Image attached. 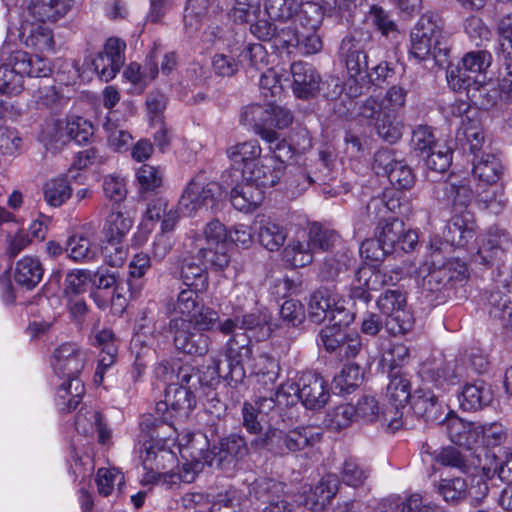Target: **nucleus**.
<instances>
[{"label": "nucleus", "instance_id": "nucleus-22", "mask_svg": "<svg viewBox=\"0 0 512 512\" xmlns=\"http://www.w3.org/2000/svg\"><path fill=\"white\" fill-rule=\"evenodd\" d=\"M376 168H382L390 183L398 189H410L415 182L411 168L403 161L394 158L390 150H381L375 155Z\"/></svg>", "mask_w": 512, "mask_h": 512}, {"label": "nucleus", "instance_id": "nucleus-49", "mask_svg": "<svg viewBox=\"0 0 512 512\" xmlns=\"http://www.w3.org/2000/svg\"><path fill=\"white\" fill-rule=\"evenodd\" d=\"M477 445L486 448L497 447L505 443L508 437L507 428L501 422H490L477 425Z\"/></svg>", "mask_w": 512, "mask_h": 512}, {"label": "nucleus", "instance_id": "nucleus-51", "mask_svg": "<svg viewBox=\"0 0 512 512\" xmlns=\"http://www.w3.org/2000/svg\"><path fill=\"white\" fill-rule=\"evenodd\" d=\"M442 190L445 197L452 203L455 210L467 208L470 204L473 192L465 181H448L443 184Z\"/></svg>", "mask_w": 512, "mask_h": 512}, {"label": "nucleus", "instance_id": "nucleus-7", "mask_svg": "<svg viewBox=\"0 0 512 512\" xmlns=\"http://www.w3.org/2000/svg\"><path fill=\"white\" fill-rule=\"evenodd\" d=\"M503 174V165L500 159L491 153H482L476 155L473 164V175L476 179L492 187V191H483L478 193L479 201L485 204L487 209L498 213L504 206L501 199V189L496 186Z\"/></svg>", "mask_w": 512, "mask_h": 512}, {"label": "nucleus", "instance_id": "nucleus-23", "mask_svg": "<svg viewBox=\"0 0 512 512\" xmlns=\"http://www.w3.org/2000/svg\"><path fill=\"white\" fill-rule=\"evenodd\" d=\"M477 423L468 422L450 412L441 422V427L451 442L473 449L477 446Z\"/></svg>", "mask_w": 512, "mask_h": 512}, {"label": "nucleus", "instance_id": "nucleus-2", "mask_svg": "<svg viewBox=\"0 0 512 512\" xmlns=\"http://www.w3.org/2000/svg\"><path fill=\"white\" fill-rule=\"evenodd\" d=\"M406 97L407 90L394 85L382 98H367L359 107V115L374 125L382 139L395 143L402 136L403 124L398 114L405 107Z\"/></svg>", "mask_w": 512, "mask_h": 512}, {"label": "nucleus", "instance_id": "nucleus-44", "mask_svg": "<svg viewBox=\"0 0 512 512\" xmlns=\"http://www.w3.org/2000/svg\"><path fill=\"white\" fill-rule=\"evenodd\" d=\"M339 474L342 483L358 488L366 484L370 477L371 469L360 460L349 457L344 460Z\"/></svg>", "mask_w": 512, "mask_h": 512}, {"label": "nucleus", "instance_id": "nucleus-17", "mask_svg": "<svg viewBox=\"0 0 512 512\" xmlns=\"http://www.w3.org/2000/svg\"><path fill=\"white\" fill-rule=\"evenodd\" d=\"M247 453L248 447L245 439L238 434H231L220 439L217 445L206 451L204 459L206 465L210 467L230 470Z\"/></svg>", "mask_w": 512, "mask_h": 512}, {"label": "nucleus", "instance_id": "nucleus-25", "mask_svg": "<svg viewBox=\"0 0 512 512\" xmlns=\"http://www.w3.org/2000/svg\"><path fill=\"white\" fill-rule=\"evenodd\" d=\"M476 234V224L468 212L454 215L447 223L443 238L447 244L453 247L463 248Z\"/></svg>", "mask_w": 512, "mask_h": 512}, {"label": "nucleus", "instance_id": "nucleus-39", "mask_svg": "<svg viewBox=\"0 0 512 512\" xmlns=\"http://www.w3.org/2000/svg\"><path fill=\"white\" fill-rule=\"evenodd\" d=\"M77 431L86 436L98 435V441L104 444L110 438L109 430L102 423L101 414L93 409H81L76 416Z\"/></svg>", "mask_w": 512, "mask_h": 512}, {"label": "nucleus", "instance_id": "nucleus-63", "mask_svg": "<svg viewBox=\"0 0 512 512\" xmlns=\"http://www.w3.org/2000/svg\"><path fill=\"white\" fill-rule=\"evenodd\" d=\"M244 500L245 495L243 492L236 488H229L217 495L210 512H240Z\"/></svg>", "mask_w": 512, "mask_h": 512}, {"label": "nucleus", "instance_id": "nucleus-30", "mask_svg": "<svg viewBox=\"0 0 512 512\" xmlns=\"http://www.w3.org/2000/svg\"><path fill=\"white\" fill-rule=\"evenodd\" d=\"M22 38L26 48L36 53L54 52V36L52 30L45 24L25 23L22 26Z\"/></svg>", "mask_w": 512, "mask_h": 512}, {"label": "nucleus", "instance_id": "nucleus-55", "mask_svg": "<svg viewBox=\"0 0 512 512\" xmlns=\"http://www.w3.org/2000/svg\"><path fill=\"white\" fill-rule=\"evenodd\" d=\"M261 13L260 0H234L228 16L236 24H246Z\"/></svg>", "mask_w": 512, "mask_h": 512}, {"label": "nucleus", "instance_id": "nucleus-45", "mask_svg": "<svg viewBox=\"0 0 512 512\" xmlns=\"http://www.w3.org/2000/svg\"><path fill=\"white\" fill-rule=\"evenodd\" d=\"M468 480L465 477L441 479L434 484L435 491L442 499L452 505H457L467 499Z\"/></svg>", "mask_w": 512, "mask_h": 512}, {"label": "nucleus", "instance_id": "nucleus-8", "mask_svg": "<svg viewBox=\"0 0 512 512\" xmlns=\"http://www.w3.org/2000/svg\"><path fill=\"white\" fill-rule=\"evenodd\" d=\"M133 227V219L124 212L111 211L105 219L101 251L110 266H120L125 259L122 241Z\"/></svg>", "mask_w": 512, "mask_h": 512}, {"label": "nucleus", "instance_id": "nucleus-43", "mask_svg": "<svg viewBox=\"0 0 512 512\" xmlns=\"http://www.w3.org/2000/svg\"><path fill=\"white\" fill-rule=\"evenodd\" d=\"M65 378L57 390L58 405L61 411H71L80 403L85 387L79 377Z\"/></svg>", "mask_w": 512, "mask_h": 512}, {"label": "nucleus", "instance_id": "nucleus-48", "mask_svg": "<svg viewBox=\"0 0 512 512\" xmlns=\"http://www.w3.org/2000/svg\"><path fill=\"white\" fill-rule=\"evenodd\" d=\"M364 22L385 37L398 32V26L390 13L376 4L370 6L369 11L365 14Z\"/></svg>", "mask_w": 512, "mask_h": 512}, {"label": "nucleus", "instance_id": "nucleus-10", "mask_svg": "<svg viewBox=\"0 0 512 512\" xmlns=\"http://www.w3.org/2000/svg\"><path fill=\"white\" fill-rule=\"evenodd\" d=\"M270 149L273 155H265L259 159L251 170H245L243 178L252 181L262 190L278 183L284 173V158L291 156V148L284 140L271 145Z\"/></svg>", "mask_w": 512, "mask_h": 512}, {"label": "nucleus", "instance_id": "nucleus-42", "mask_svg": "<svg viewBox=\"0 0 512 512\" xmlns=\"http://www.w3.org/2000/svg\"><path fill=\"white\" fill-rule=\"evenodd\" d=\"M422 376L426 382H430L435 388L442 390H446L459 381V374L453 361L440 362L433 368L425 367L422 370Z\"/></svg>", "mask_w": 512, "mask_h": 512}, {"label": "nucleus", "instance_id": "nucleus-13", "mask_svg": "<svg viewBox=\"0 0 512 512\" xmlns=\"http://www.w3.org/2000/svg\"><path fill=\"white\" fill-rule=\"evenodd\" d=\"M297 396L303 405L312 410L325 406L329 399V391L324 379L314 372H305L299 382L286 383L279 387L277 397Z\"/></svg>", "mask_w": 512, "mask_h": 512}, {"label": "nucleus", "instance_id": "nucleus-64", "mask_svg": "<svg viewBox=\"0 0 512 512\" xmlns=\"http://www.w3.org/2000/svg\"><path fill=\"white\" fill-rule=\"evenodd\" d=\"M497 32L501 54L507 63L512 64V13L499 20Z\"/></svg>", "mask_w": 512, "mask_h": 512}, {"label": "nucleus", "instance_id": "nucleus-33", "mask_svg": "<svg viewBox=\"0 0 512 512\" xmlns=\"http://www.w3.org/2000/svg\"><path fill=\"white\" fill-rule=\"evenodd\" d=\"M230 200L237 210L251 212L263 202L264 190L242 178V182L232 188Z\"/></svg>", "mask_w": 512, "mask_h": 512}, {"label": "nucleus", "instance_id": "nucleus-47", "mask_svg": "<svg viewBox=\"0 0 512 512\" xmlns=\"http://www.w3.org/2000/svg\"><path fill=\"white\" fill-rule=\"evenodd\" d=\"M72 187L68 179L64 176L52 178L44 184V200L49 206L60 207L72 195Z\"/></svg>", "mask_w": 512, "mask_h": 512}, {"label": "nucleus", "instance_id": "nucleus-14", "mask_svg": "<svg viewBox=\"0 0 512 512\" xmlns=\"http://www.w3.org/2000/svg\"><path fill=\"white\" fill-rule=\"evenodd\" d=\"M447 81L455 91L465 89L471 102L484 110L495 107L500 99H502L497 84L494 81H470L462 75L459 69H449Z\"/></svg>", "mask_w": 512, "mask_h": 512}, {"label": "nucleus", "instance_id": "nucleus-32", "mask_svg": "<svg viewBox=\"0 0 512 512\" xmlns=\"http://www.w3.org/2000/svg\"><path fill=\"white\" fill-rule=\"evenodd\" d=\"M493 400L491 387L483 380H476L463 386L459 403L465 411H477L488 406Z\"/></svg>", "mask_w": 512, "mask_h": 512}, {"label": "nucleus", "instance_id": "nucleus-58", "mask_svg": "<svg viewBox=\"0 0 512 512\" xmlns=\"http://www.w3.org/2000/svg\"><path fill=\"white\" fill-rule=\"evenodd\" d=\"M301 0H266L265 11L272 20L286 21L300 14Z\"/></svg>", "mask_w": 512, "mask_h": 512}, {"label": "nucleus", "instance_id": "nucleus-20", "mask_svg": "<svg viewBox=\"0 0 512 512\" xmlns=\"http://www.w3.org/2000/svg\"><path fill=\"white\" fill-rule=\"evenodd\" d=\"M262 149L256 140L245 141L237 143L227 149V156L235 167L222 176L223 181L227 185L233 184L228 178H238V172L241 169V177H245V170H251L256 165L259 159H261Z\"/></svg>", "mask_w": 512, "mask_h": 512}, {"label": "nucleus", "instance_id": "nucleus-56", "mask_svg": "<svg viewBox=\"0 0 512 512\" xmlns=\"http://www.w3.org/2000/svg\"><path fill=\"white\" fill-rule=\"evenodd\" d=\"M339 238V234L335 230L320 223L315 222L309 227L308 240L314 250H329L336 245Z\"/></svg>", "mask_w": 512, "mask_h": 512}, {"label": "nucleus", "instance_id": "nucleus-11", "mask_svg": "<svg viewBox=\"0 0 512 512\" xmlns=\"http://www.w3.org/2000/svg\"><path fill=\"white\" fill-rule=\"evenodd\" d=\"M441 39L440 17L434 13H426L420 17L411 32L410 54L418 60H425L430 55L436 57V51H441Z\"/></svg>", "mask_w": 512, "mask_h": 512}, {"label": "nucleus", "instance_id": "nucleus-26", "mask_svg": "<svg viewBox=\"0 0 512 512\" xmlns=\"http://www.w3.org/2000/svg\"><path fill=\"white\" fill-rule=\"evenodd\" d=\"M83 233L71 235L65 246L67 257L77 263H86L94 261L97 257V248L92 244L88 237L89 232L94 234L95 227L92 223L82 226Z\"/></svg>", "mask_w": 512, "mask_h": 512}, {"label": "nucleus", "instance_id": "nucleus-40", "mask_svg": "<svg viewBox=\"0 0 512 512\" xmlns=\"http://www.w3.org/2000/svg\"><path fill=\"white\" fill-rule=\"evenodd\" d=\"M258 224L257 235L260 244L269 251H278L287 239L286 228L268 218L261 219Z\"/></svg>", "mask_w": 512, "mask_h": 512}, {"label": "nucleus", "instance_id": "nucleus-59", "mask_svg": "<svg viewBox=\"0 0 512 512\" xmlns=\"http://www.w3.org/2000/svg\"><path fill=\"white\" fill-rule=\"evenodd\" d=\"M202 291L192 288L182 290L178 294L175 311L181 314L182 318L190 320L204 305L203 300L198 294V292Z\"/></svg>", "mask_w": 512, "mask_h": 512}, {"label": "nucleus", "instance_id": "nucleus-52", "mask_svg": "<svg viewBox=\"0 0 512 512\" xmlns=\"http://www.w3.org/2000/svg\"><path fill=\"white\" fill-rule=\"evenodd\" d=\"M403 232L404 222L399 219H392L379 224L375 236L378 237L383 247L389 253H392L397 248V243L400 241Z\"/></svg>", "mask_w": 512, "mask_h": 512}, {"label": "nucleus", "instance_id": "nucleus-62", "mask_svg": "<svg viewBox=\"0 0 512 512\" xmlns=\"http://www.w3.org/2000/svg\"><path fill=\"white\" fill-rule=\"evenodd\" d=\"M387 397L391 405L404 407L412 397L408 379L400 375H393L387 386Z\"/></svg>", "mask_w": 512, "mask_h": 512}, {"label": "nucleus", "instance_id": "nucleus-12", "mask_svg": "<svg viewBox=\"0 0 512 512\" xmlns=\"http://www.w3.org/2000/svg\"><path fill=\"white\" fill-rule=\"evenodd\" d=\"M179 212L178 208H169V203L165 198L156 197L151 199L147 204L138 231L133 236L135 244L143 245L158 221H161L160 228L163 232H173L180 219Z\"/></svg>", "mask_w": 512, "mask_h": 512}, {"label": "nucleus", "instance_id": "nucleus-50", "mask_svg": "<svg viewBox=\"0 0 512 512\" xmlns=\"http://www.w3.org/2000/svg\"><path fill=\"white\" fill-rule=\"evenodd\" d=\"M314 249L309 240H295L289 243L284 251L283 257L286 262L294 267H304L313 261Z\"/></svg>", "mask_w": 512, "mask_h": 512}, {"label": "nucleus", "instance_id": "nucleus-19", "mask_svg": "<svg viewBox=\"0 0 512 512\" xmlns=\"http://www.w3.org/2000/svg\"><path fill=\"white\" fill-rule=\"evenodd\" d=\"M88 359L86 349L77 343L67 342L54 350L52 367L59 377H79Z\"/></svg>", "mask_w": 512, "mask_h": 512}, {"label": "nucleus", "instance_id": "nucleus-27", "mask_svg": "<svg viewBox=\"0 0 512 512\" xmlns=\"http://www.w3.org/2000/svg\"><path fill=\"white\" fill-rule=\"evenodd\" d=\"M293 91L298 98L307 99L320 89V76L308 63L299 61L291 65Z\"/></svg>", "mask_w": 512, "mask_h": 512}, {"label": "nucleus", "instance_id": "nucleus-15", "mask_svg": "<svg viewBox=\"0 0 512 512\" xmlns=\"http://www.w3.org/2000/svg\"><path fill=\"white\" fill-rule=\"evenodd\" d=\"M308 315L315 323L328 320L337 325H348L352 319L341 304L339 295L328 288L318 289L310 296Z\"/></svg>", "mask_w": 512, "mask_h": 512}, {"label": "nucleus", "instance_id": "nucleus-24", "mask_svg": "<svg viewBox=\"0 0 512 512\" xmlns=\"http://www.w3.org/2000/svg\"><path fill=\"white\" fill-rule=\"evenodd\" d=\"M285 485L269 478L256 479L250 486L249 493L257 499L267 501L268 505L261 512H284L286 501L282 498Z\"/></svg>", "mask_w": 512, "mask_h": 512}, {"label": "nucleus", "instance_id": "nucleus-18", "mask_svg": "<svg viewBox=\"0 0 512 512\" xmlns=\"http://www.w3.org/2000/svg\"><path fill=\"white\" fill-rule=\"evenodd\" d=\"M169 330L173 333L177 350L192 356H203L209 351L210 337L203 332L192 330L188 320L182 317L172 318Z\"/></svg>", "mask_w": 512, "mask_h": 512}, {"label": "nucleus", "instance_id": "nucleus-53", "mask_svg": "<svg viewBox=\"0 0 512 512\" xmlns=\"http://www.w3.org/2000/svg\"><path fill=\"white\" fill-rule=\"evenodd\" d=\"M491 63L492 55L490 52L486 50L471 51L462 58V68L458 67L457 69L461 70L462 75L466 79L472 81L467 72L482 74L490 67Z\"/></svg>", "mask_w": 512, "mask_h": 512}, {"label": "nucleus", "instance_id": "nucleus-61", "mask_svg": "<svg viewBox=\"0 0 512 512\" xmlns=\"http://www.w3.org/2000/svg\"><path fill=\"white\" fill-rule=\"evenodd\" d=\"M24 140L20 132L12 127L0 128V154L8 157H16L23 151Z\"/></svg>", "mask_w": 512, "mask_h": 512}, {"label": "nucleus", "instance_id": "nucleus-21", "mask_svg": "<svg viewBox=\"0 0 512 512\" xmlns=\"http://www.w3.org/2000/svg\"><path fill=\"white\" fill-rule=\"evenodd\" d=\"M273 114L272 101L269 103L253 104L245 107L241 114V121L253 128L254 132L270 145L281 142L276 131L271 129V116Z\"/></svg>", "mask_w": 512, "mask_h": 512}, {"label": "nucleus", "instance_id": "nucleus-60", "mask_svg": "<svg viewBox=\"0 0 512 512\" xmlns=\"http://www.w3.org/2000/svg\"><path fill=\"white\" fill-rule=\"evenodd\" d=\"M94 339L93 345L101 348L100 366L110 367L115 362L117 355V346L112 330L103 329L96 333Z\"/></svg>", "mask_w": 512, "mask_h": 512}, {"label": "nucleus", "instance_id": "nucleus-5", "mask_svg": "<svg viewBox=\"0 0 512 512\" xmlns=\"http://www.w3.org/2000/svg\"><path fill=\"white\" fill-rule=\"evenodd\" d=\"M221 196V185L215 181H208L204 173H199L183 190L178 201V210L184 216H194L202 209H212Z\"/></svg>", "mask_w": 512, "mask_h": 512}, {"label": "nucleus", "instance_id": "nucleus-34", "mask_svg": "<svg viewBox=\"0 0 512 512\" xmlns=\"http://www.w3.org/2000/svg\"><path fill=\"white\" fill-rule=\"evenodd\" d=\"M44 268L38 257L24 256L17 261L14 271V281L20 286L30 290L42 280Z\"/></svg>", "mask_w": 512, "mask_h": 512}, {"label": "nucleus", "instance_id": "nucleus-41", "mask_svg": "<svg viewBox=\"0 0 512 512\" xmlns=\"http://www.w3.org/2000/svg\"><path fill=\"white\" fill-rule=\"evenodd\" d=\"M489 316L498 321L507 333L512 334V302L500 291H492L487 298Z\"/></svg>", "mask_w": 512, "mask_h": 512}, {"label": "nucleus", "instance_id": "nucleus-57", "mask_svg": "<svg viewBox=\"0 0 512 512\" xmlns=\"http://www.w3.org/2000/svg\"><path fill=\"white\" fill-rule=\"evenodd\" d=\"M112 112L106 117L103 128L107 134L108 145L117 152L126 151L130 147L133 137L112 120Z\"/></svg>", "mask_w": 512, "mask_h": 512}, {"label": "nucleus", "instance_id": "nucleus-36", "mask_svg": "<svg viewBox=\"0 0 512 512\" xmlns=\"http://www.w3.org/2000/svg\"><path fill=\"white\" fill-rule=\"evenodd\" d=\"M403 276V269L399 266L376 269L371 266L359 269V280L372 290H379L385 285H395Z\"/></svg>", "mask_w": 512, "mask_h": 512}, {"label": "nucleus", "instance_id": "nucleus-6", "mask_svg": "<svg viewBox=\"0 0 512 512\" xmlns=\"http://www.w3.org/2000/svg\"><path fill=\"white\" fill-rule=\"evenodd\" d=\"M321 434L307 426L289 431L269 429L262 439L263 446L277 455H287L306 451L320 442Z\"/></svg>", "mask_w": 512, "mask_h": 512}, {"label": "nucleus", "instance_id": "nucleus-37", "mask_svg": "<svg viewBox=\"0 0 512 512\" xmlns=\"http://www.w3.org/2000/svg\"><path fill=\"white\" fill-rule=\"evenodd\" d=\"M339 489V480L335 474L324 476L319 483L312 489L310 495L305 500V505L312 511H321Z\"/></svg>", "mask_w": 512, "mask_h": 512}, {"label": "nucleus", "instance_id": "nucleus-29", "mask_svg": "<svg viewBox=\"0 0 512 512\" xmlns=\"http://www.w3.org/2000/svg\"><path fill=\"white\" fill-rule=\"evenodd\" d=\"M190 326H194L198 331H212L218 330L224 335L234 333L237 327V321L233 318H227L223 321L220 320L219 313L213 308L205 304L197 311V313L188 320Z\"/></svg>", "mask_w": 512, "mask_h": 512}, {"label": "nucleus", "instance_id": "nucleus-38", "mask_svg": "<svg viewBox=\"0 0 512 512\" xmlns=\"http://www.w3.org/2000/svg\"><path fill=\"white\" fill-rule=\"evenodd\" d=\"M194 405V397L187 387L172 384L166 389L165 401L157 404V411L171 409L175 413L186 415L193 409Z\"/></svg>", "mask_w": 512, "mask_h": 512}, {"label": "nucleus", "instance_id": "nucleus-9", "mask_svg": "<svg viewBox=\"0 0 512 512\" xmlns=\"http://www.w3.org/2000/svg\"><path fill=\"white\" fill-rule=\"evenodd\" d=\"M380 312L386 315V329L393 335H404L414 326V317L407 309L406 293L400 289H387L376 301Z\"/></svg>", "mask_w": 512, "mask_h": 512}, {"label": "nucleus", "instance_id": "nucleus-46", "mask_svg": "<svg viewBox=\"0 0 512 512\" xmlns=\"http://www.w3.org/2000/svg\"><path fill=\"white\" fill-rule=\"evenodd\" d=\"M181 279L183 283L195 290H206L208 287V274L202 262L194 258L184 259L181 264Z\"/></svg>", "mask_w": 512, "mask_h": 512}, {"label": "nucleus", "instance_id": "nucleus-54", "mask_svg": "<svg viewBox=\"0 0 512 512\" xmlns=\"http://www.w3.org/2000/svg\"><path fill=\"white\" fill-rule=\"evenodd\" d=\"M399 207L400 203L397 199H390L385 201L382 198H373L366 207V214H363L358 220L355 221V229L362 230L364 226L371 222L372 218H377L387 211L396 212Z\"/></svg>", "mask_w": 512, "mask_h": 512}, {"label": "nucleus", "instance_id": "nucleus-1", "mask_svg": "<svg viewBox=\"0 0 512 512\" xmlns=\"http://www.w3.org/2000/svg\"><path fill=\"white\" fill-rule=\"evenodd\" d=\"M167 420L168 417H164L163 420L154 423L151 415L142 418L140 425L149 428L152 432V436L163 442L161 446L158 442L155 444L149 443L148 445L146 443L143 444L144 451L141 452L140 455L143 465L146 469L151 470L166 469L174 465L176 456L171 450L170 443L174 445L177 441L178 449L182 456L185 457L184 453L188 452L189 456L192 457L191 460L183 463L179 473H181L183 482L192 483L206 464L204 459L205 452H203L202 448L197 447V445L202 442L206 444L205 437L202 434L187 433L182 439H179V434L176 429L173 428L172 425L165 423Z\"/></svg>", "mask_w": 512, "mask_h": 512}, {"label": "nucleus", "instance_id": "nucleus-16", "mask_svg": "<svg viewBox=\"0 0 512 512\" xmlns=\"http://www.w3.org/2000/svg\"><path fill=\"white\" fill-rule=\"evenodd\" d=\"M320 24L321 17L317 8L307 3L298 15V24L292 38L286 42L297 46L306 55L318 53L322 49V40L317 34Z\"/></svg>", "mask_w": 512, "mask_h": 512}, {"label": "nucleus", "instance_id": "nucleus-35", "mask_svg": "<svg viewBox=\"0 0 512 512\" xmlns=\"http://www.w3.org/2000/svg\"><path fill=\"white\" fill-rule=\"evenodd\" d=\"M244 369L257 378L258 382L264 385H273L279 376V365L277 361L267 354H259L253 358L245 359Z\"/></svg>", "mask_w": 512, "mask_h": 512}, {"label": "nucleus", "instance_id": "nucleus-4", "mask_svg": "<svg viewBox=\"0 0 512 512\" xmlns=\"http://www.w3.org/2000/svg\"><path fill=\"white\" fill-rule=\"evenodd\" d=\"M339 55L349 75L344 90L350 98H356L368 86V62L364 46L355 37H345L341 42Z\"/></svg>", "mask_w": 512, "mask_h": 512}, {"label": "nucleus", "instance_id": "nucleus-31", "mask_svg": "<svg viewBox=\"0 0 512 512\" xmlns=\"http://www.w3.org/2000/svg\"><path fill=\"white\" fill-rule=\"evenodd\" d=\"M507 244L508 239L504 233L498 229L490 231L481 237L475 261L482 265H493L501 261Z\"/></svg>", "mask_w": 512, "mask_h": 512}, {"label": "nucleus", "instance_id": "nucleus-28", "mask_svg": "<svg viewBox=\"0 0 512 512\" xmlns=\"http://www.w3.org/2000/svg\"><path fill=\"white\" fill-rule=\"evenodd\" d=\"M72 0H29L26 12L35 21H57L71 8Z\"/></svg>", "mask_w": 512, "mask_h": 512}, {"label": "nucleus", "instance_id": "nucleus-3", "mask_svg": "<svg viewBox=\"0 0 512 512\" xmlns=\"http://www.w3.org/2000/svg\"><path fill=\"white\" fill-rule=\"evenodd\" d=\"M237 321V328L245 330L246 333H234L226 342L225 356L230 362L232 379L244 380L245 369L243 362L252 356L251 340L260 341L269 335L270 328L266 325L264 318L257 314H247Z\"/></svg>", "mask_w": 512, "mask_h": 512}]
</instances>
